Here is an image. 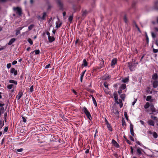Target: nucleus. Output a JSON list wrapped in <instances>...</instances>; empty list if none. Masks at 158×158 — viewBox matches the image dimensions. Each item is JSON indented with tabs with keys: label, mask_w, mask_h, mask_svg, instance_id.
I'll use <instances>...</instances> for the list:
<instances>
[{
	"label": "nucleus",
	"mask_w": 158,
	"mask_h": 158,
	"mask_svg": "<svg viewBox=\"0 0 158 158\" xmlns=\"http://www.w3.org/2000/svg\"><path fill=\"white\" fill-rule=\"evenodd\" d=\"M83 110L86 116H87V118L89 119L90 120H91V119L92 118V117L90 114V112L88 110L87 108L85 107H84L83 108Z\"/></svg>",
	"instance_id": "obj_1"
},
{
	"label": "nucleus",
	"mask_w": 158,
	"mask_h": 158,
	"mask_svg": "<svg viewBox=\"0 0 158 158\" xmlns=\"http://www.w3.org/2000/svg\"><path fill=\"white\" fill-rule=\"evenodd\" d=\"M13 10L15 11H16V13L19 14L20 16L22 15V10L19 7H14Z\"/></svg>",
	"instance_id": "obj_2"
},
{
	"label": "nucleus",
	"mask_w": 158,
	"mask_h": 158,
	"mask_svg": "<svg viewBox=\"0 0 158 158\" xmlns=\"http://www.w3.org/2000/svg\"><path fill=\"white\" fill-rule=\"evenodd\" d=\"M128 66L129 67V69L131 71H133L134 70V68L136 66H135V64H133L132 63H128Z\"/></svg>",
	"instance_id": "obj_3"
},
{
	"label": "nucleus",
	"mask_w": 158,
	"mask_h": 158,
	"mask_svg": "<svg viewBox=\"0 0 158 158\" xmlns=\"http://www.w3.org/2000/svg\"><path fill=\"white\" fill-rule=\"evenodd\" d=\"M112 143L114 146L117 148H118L119 147V145L117 142L114 139L112 140Z\"/></svg>",
	"instance_id": "obj_4"
},
{
	"label": "nucleus",
	"mask_w": 158,
	"mask_h": 158,
	"mask_svg": "<svg viewBox=\"0 0 158 158\" xmlns=\"http://www.w3.org/2000/svg\"><path fill=\"white\" fill-rule=\"evenodd\" d=\"M23 95V93L22 91H19L18 95H17L16 99L17 100H19L21 98Z\"/></svg>",
	"instance_id": "obj_5"
},
{
	"label": "nucleus",
	"mask_w": 158,
	"mask_h": 158,
	"mask_svg": "<svg viewBox=\"0 0 158 158\" xmlns=\"http://www.w3.org/2000/svg\"><path fill=\"white\" fill-rule=\"evenodd\" d=\"M117 62V59L116 58L113 59L111 61V66L112 67L114 68V65H115Z\"/></svg>",
	"instance_id": "obj_6"
},
{
	"label": "nucleus",
	"mask_w": 158,
	"mask_h": 158,
	"mask_svg": "<svg viewBox=\"0 0 158 158\" xmlns=\"http://www.w3.org/2000/svg\"><path fill=\"white\" fill-rule=\"evenodd\" d=\"M46 12H44L43 13L42 16L41 17L40 16H38V19H42L43 20H45V18L46 16Z\"/></svg>",
	"instance_id": "obj_7"
},
{
	"label": "nucleus",
	"mask_w": 158,
	"mask_h": 158,
	"mask_svg": "<svg viewBox=\"0 0 158 158\" xmlns=\"http://www.w3.org/2000/svg\"><path fill=\"white\" fill-rule=\"evenodd\" d=\"M57 3L61 10H63V5L62 3L60 0H57Z\"/></svg>",
	"instance_id": "obj_8"
},
{
	"label": "nucleus",
	"mask_w": 158,
	"mask_h": 158,
	"mask_svg": "<svg viewBox=\"0 0 158 158\" xmlns=\"http://www.w3.org/2000/svg\"><path fill=\"white\" fill-rule=\"evenodd\" d=\"M10 73H14L15 76H16L17 74V72L16 70H15L14 68H12L10 70Z\"/></svg>",
	"instance_id": "obj_9"
},
{
	"label": "nucleus",
	"mask_w": 158,
	"mask_h": 158,
	"mask_svg": "<svg viewBox=\"0 0 158 158\" xmlns=\"http://www.w3.org/2000/svg\"><path fill=\"white\" fill-rule=\"evenodd\" d=\"M153 87L154 88H156L158 86V81H154L152 83Z\"/></svg>",
	"instance_id": "obj_10"
},
{
	"label": "nucleus",
	"mask_w": 158,
	"mask_h": 158,
	"mask_svg": "<svg viewBox=\"0 0 158 158\" xmlns=\"http://www.w3.org/2000/svg\"><path fill=\"white\" fill-rule=\"evenodd\" d=\"M16 40V39L15 38H12L10 40L8 44L9 45H11L12 44H13Z\"/></svg>",
	"instance_id": "obj_11"
},
{
	"label": "nucleus",
	"mask_w": 158,
	"mask_h": 158,
	"mask_svg": "<svg viewBox=\"0 0 158 158\" xmlns=\"http://www.w3.org/2000/svg\"><path fill=\"white\" fill-rule=\"evenodd\" d=\"M147 123L148 124L150 125V126H154L155 125L154 122L152 120H149L147 122Z\"/></svg>",
	"instance_id": "obj_12"
},
{
	"label": "nucleus",
	"mask_w": 158,
	"mask_h": 158,
	"mask_svg": "<svg viewBox=\"0 0 158 158\" xmlns=\"http://www.w3.org/2000/svg\"><path fill=\"white\" fill-rule=\"evenodd\" d=\"M129 81V77H127L123 79L121 81L123 83H126L128 82Z\"/></svg>",
	"instance_id": "obj_13"
},
{
	"label": "nucleus",
	"mask_w": 158,
	"mask_h": 158,
	"mask_svg": "<svg viewBox=\"0 0 158 158\" xmlns=\"http://www.w3.org/2000/svg\"><path fill=\"white\" fill-rule=\"evenodd\" d=\"M48 39L49 43H52L55 40V38L54 37H51V36L48 37Z\"/></svg>",
	"instance_id": "obj_14"
},
{
	"label": "nucleus",
	"mask_w": 158,
	"mask_h": 158,
	"mask_svg": "<svg viewBox=\"0 0 158 158\" xmlns=\"http://www.w3.org/2000/svg\"><path fill=\"white\" fill-rule=\"evenodd\" d=\"M113 112L115 114L117 117L119 116V112L118 110L117 109L113 110Z\"/></svg>",
	"instance_id": "obj_15"
},
{
	"label": "nucleus",
	"mask_w": 158,
	"mask_h": 158,
	"mask_svg": "<svg viewBox=\"0 0 158 158\" xmlns=\"http://www.w3.org/2000/svg\"><path fill=\"white\" fill-rule=\"evenodd\" d=\"M110 78L109 75L108 74H106L102 77V80H109Z\"/></svg>",
	"instance_id": "obj_16"
},
{
	"label": "nucleus",
	"mask_w": 158,
	"mask_h": 158,
	"mask_svg": "<svg viewBox=\"0 0 158 158\" xmlns=\"http://www.w3.org/2000/svg\"><path fill=\"white\" fill-rule=\"evenodd\" d=\"M143 150L142 149L140 148H138L137 149V152L139 155L142 154V151Z\"/></svg>",
	"instance_id": "obj_17"
},
{
	"label": "nucleus",
	"mask_w": 158,
	"mask_h": 158,
	"mask_svg": "<svg viewBox=\"0 0 158 158\" xmlns=\"http://www.w3.org/2000/svg\"><path fill=\"white\" fill-rule=\"evenodd\" d=\"M113 96L114 98L115 101L118 100V95L116 91H115L114 92Z\"/></svg>",
	"instance_id": "obj_18"
},
{
	"label": "nucleus",
	"mask_w": 158,
	"mask_h": 158,
	"mask_svg": "<svg viewBox=\"0 0 158 158\" xmlns=\"http://www.w3.org/2000/svg\"><path fill=\"white\" fill-rule=\"evenodd\" d=\"M158 77L157 74L156 73L154 74L152 76V79L153 80H156L157 79Z\"/></svg>",
	"instance_id": "obj_19"
},
{
	"label": "nucleus",
	"mask_w": 158,
	"mask_h": 158,
	"mask_svg": "<svg viewBox=\"0 0 158 158\" xmlns=\"http://www.w3.org/2000/svg\"><path fill=\"white\" fill-rule=\"evenodd\" d=\"M83 64H82V66L83 65L84 67H86L87 66L88 63L85 59L83 60Z\"/></svg>",
	"instance_id": "obj_20"
},
{
	"label": "nucleus",
	"mask_w": 158,
	"mask_h": 158,
	"mask_svg": "<svg viewBox=\"0 0 158 158\" xmlns=\"http://www.w3.org/2000/svg\"><path fill=\"white\" fill-rule=\"evenodd\" d=\"M126 88V85L125 84H122L119 87V89H121L123 90L125 89Z\"/></svg>",
	"instance_id": "obj_21"
},
{
	"label": "nucleus",
	"mask_w": 158,
	"mask_h": 158,
	"mask_svg": "<svg viewBox=\"0 0 158 158\" xmlns=\"http://www.w3.org/2000/svg\"><path fill=\"white\" fill-rule=\"evenodd\" d=\"M122 125L123 126H126V124L125 119L124 118H123L121 120Z\"/></svg>",
	"instance_id": "obj_22"
},
{
	"label": "nucleus",
	"mask_w": 158,
	"mask_h": 158,
	"mask_svg": "<svg viewBox=\"0 0 158 158\" xmlns=\"http://www.w3.org/2000/svg\"><path fill=\"white\" fill-rule=\"evenodd\" d=\"M106 125L108 130L109 131H112V129L111 125L109 123L108 124H106Z\"/></svg>",
	"instance_id": "obj_23"
},
{
	"label": "nucleus",
	"mask_w": 158,
	"mask_h": 158,
	"mask_svg": "<svg viewBox=\"0 0 158 158\" xmlns=\"http://www.w3.org/2000/svg\"><path fill=\"white\" fill-rule=\"evenodd\" d=\"M150 106V104L149 102H147L146 103L144 106V108L145 109L148 108Z\"/></svg>",
	"instance_id": "obj_24"
},
{
	"label": "nucleus",
	"mask_w": 158,
	"mask_h": 158,
	"mask_svg": "<svg viewBox=\"0 0 158 158\" xmlns=\"http://www.w3.org/2000/svg\"><path fill=\"white\" fill-rule=\"evenodd\" d=\"M151 110L152 112H156V109L153 105L151 106Z\"/></svg>",
	"instance_id": "obj_25"
},
{
	"label": "nucleus",
	"mask_w": 158,
	"mask_h": 158,
	"mask_svg": "<svg viewBox=\"0 0 158 158\" xmlns=\"http://www.w3.org/2000/svg\"><path fill=\"white\" fill-rule=\"evenodd\" d=\"M152 135L153 137L155 139L157 138L158 136L157 133L155 132H154L152 133Z\"/></svg>",
	"instance_id": "obj_26"
},
{
	"label": "nucleus",
	"mask_w": 158,
	"mask_h": 158,
	"mask_svg": "<svg viewBox=\"0 0 158 158\" xmlns=\"http://www.w3.org/2000/svg\"><path fill=\"white\" fill-rule=\"evenodd\" d=\"M61 24L62 23H59L58 22H56V28H59L61 26Z\"/></svg>",
	"instance_id": "obj_27"
},
{
	"label": "nucleus",
	"mask_w": 158,
	"mask_h": 158,
	"mask_svg": "<svg viewBox=\"0 0 158 158\" xmlns=\"http://www.w3.org/2000/svg\"><path fill=\"white\" fill-rule=\"evenodd\" d=\"M92 101L93 102L94 104L95 105V106H97V103L96 101L94 98V97L93 98Z\"/></svg>",
	"instance_id": "obj_28"
},
{
	"label": "nucleus",
	"mask_w": 158,
	"mask_h": 158,
	"mask_svg": "<svg viewBox=\"0 0 158 158\" xmlns=\"http://www.w3.org/2000/svg\"><path fill=\"white\" fill-rule=\"evenodd\" d=\"M9 82L10 83H14L15 85H16L17 84V82L14 80H9Z\"/></svg>",
	"instance_id": "obj_29"
},
{
	"label": "nucleus",
	"mask_w": 158,
	"mask_h": 158,
	"mask_svg": "<svg viewBox=\"0 0 158 158\" xmlns=\"http://www.w3.org/2000/svg\"><path fill=\"white\" fill-rule=\"evenodd\" d=\"M152 97L151 96H148L147 97L146 100L147 101H149L152 99Z\"/></svg>",
	"instance_id": "obj_30"
},
{
	"label": "nucleus",
	"mask_w": 158,
	"mask_h": 158,
	"mask_svg": "<svg viewBox=\"0 0 158 158\" xmlns=\"http://www.w3.org/2000/svg\"><path fill=\"white\" fill-rule=\"evenodd\" d=\"M121 98L123 100H124L125 98V94H121L120 96Z\"/></svg>",
	"instance_id": "obj_31"
},
{
	"label": "nucleus",
	"mask_w": 158,
	"mask_h": 158,
	"mask_svg": "<svg viewBox=\"0 0 158 158\" xmlns=\"http://www.w3.org/2000/svg\"><path fill=\"white\" fill-rule=\"evenodd\" d=\"M158 4V0L155 2V8L156 10H158V6H157V4Z\"/></svg>",
	"instance_id": "obj_32"
},
{
	"label": "nucleus",
	"mask_w": 158,
	"mask_h": 158,
	"mask_svg": "<svg viewBox=\"0 0 158 158\" xmlns=\"http://www.w3.org/2000/svg\"><path fill=\"white\" fill-rule=\"evenodd\" d=\"M27 41L31 45H32L33 44V41L30 38L28 39L27 40Z\"/></svg>",
	"instance_id": "obj_33"
},
{
	"label": "nucleus",
	"mask_w": 158,
	"mask_h": 158,
	"mask_svg": "<svg viewBox=\"0 0 158 158\" xmlns=\"http://www.w3.org/2000/svg\"><path fill=\"white\" fill-rule=\"evenodd\" d=\"M115 102L116 103H117L118 104H120V103L122 102V100L120 99H118V100L115 101Z\"/></svg>",
	"instance_id": "obj_34"
},
{
	"label": "nucleus",
	"mask_w": 158,
	"mask_h": 158,
	"mask_svg": "<svg viewBox=\"0 0 158 158\" xmlns=\"http://www.w3.org/2000/svg\"><path fill=\"white\" fill-rule=\"evenodd\" d=\"M34 26V25L33 24H31L30 26H28V29L29 30H31L33 27Z\"/></svg>",
	"instance_id": "obj_35"
},
{
	"label": "nucleus",
	"mask_w": 158,
	"mask_h": 158,
	"mask_svg": "<svg viewBox=\"0 0 158 158\" xmlns=\"http://www.w3.org/2000/svg\"><path fill=\"white\" fill-rule=\"evenodd\" d=\"M124 115L126 120L128 121L129 120L128 117L127 116V113L125 112H124Z\"/></svg>",
	"instance_id": "obj_36"
},
{
	"label": "nucleus",
	"mask_w": 158,
	"mask_h": 158,
	"mask_svg": "<svg viewBox=\"0 0 158 158\" xmlns=\"http://www.w3.org/2000/svg\"><path fill=\"white\" fill-rule=\"evenodd\" d=\"M102 61L101 62L100 66V68H98V69H100L102 68L103 66V64H104V60L103 59H102Z\"/></svg>",
	"instance_id": "obj_37"
},
{
	"label": "nucleus",
	"mask_w": 158,
	"mask_h": 158,
	"mask_svg": "<svg viewBox=\"0 0 158 158\" xmlns=\"http://www.w3.org/2000/svg\"><path fill=\"white\" fill-rule=\"evenodd\" d=\"M73 15H70L69 16V17L68 18V19H69V20L70 21V22H71V21H72L73 19Z\"/></svg>",
	"instance_id": "obj_38"
},
{
	"label": "nucleus",
	"mask_w": 158,
	"mask_h": 158,
	"mask_svg": "<svg viewBox=\"0 0 158 158\" xmlns=\"http://www.w3.org/2000/svg\"><path fill=\"white\" fill-rule=\"evenodd\" d=\"M13 86V84L9 85H7V88L8 89H10L12 88Z\"/></svg>",
	"instance_id": "obj_39"
},
{
	"label": "nucleus",
	"mask_w": 158,
	"mask_h": 158,
	"mask_svg": "<svg viewBox=\"0 0 158 158\" xmlns=\"http://www.w3.org/2000/svg\"><path fill=\"white\" fill-rule=\"evenodd\" d=\"M22 119H23V122L25 123L27 121V118L26 117H24V116H22Z\"/></svg>",
	"instance_id": "obj_40"
},
{
	"label": "nucleus",
	"mask_w": 158,
	"mask_h": 158,
	"mask_svg": "<svg viewBox=\"0 0 158 158\" xmlns=\"http://www.w3.org/2000/svg\"><path fill=\"white\" fill-rule=\"evenodd\" d=\"M130 130H133V126L131 123H130Z\"/></svg>",
	"instance_id": "obj_41"
},
{
	"label": "nucleus",
	"mask_w": 158,
	"mask_h": 158,
	"mask_svg": "<svg viewBox=\"0 0 158 158\" xmlns=\"http://www.w3.org/2000/svg\"><path fill=\"white\" fill-rule=\"evenodd\" d=\"M35 55L39 54L40 53V51L39 50H35Z\"/></svg>",
	"instance_id": "obj_42"
},
{
	"label": "nucleus",
	"mask_w": 158,
	"mask_h": 158,
	"mask_svg": "<svg viewBox=\"0 0 158 158\" xmlns=\"http://www.w3.org/2000/svg\"><path fill=\"white\" fill-rule=\"evenodd\" d=\"M145 36H146V40L147 42V43H148V41H149V39H148V36L147 33L146 32H145Z\"/></svg>",
	"instance_id": "obj_43"
},
{
	"label": "nucleus",
	"mask_w": 158,
	"mask_h": 158,
	"mask_svg": "<svg viewBox=\"0 0 158 158\" xmlns=\"http://www.w3.org/2000/svg\"><path fill=\"white\" fill-rule=\"evenodd\" d=\"M123 20H124V21L125 22V23H127V19L126 16V15H125L124 18H123Z\"/></svg>",
	"instance_id": "obj_44"
},
{
	"label": "nucleus",
	"mask_w": 158,
	"mask_h": 158,
	"mask_svg": "<svg viewBox=\"0 0 158 158\" xmlns=\"http://www.w3.org/2000/svg\"><path fill=\"white\" fill-rule=\"evenodd\" d=\"M20 31H19V30H17L16 31L15 35L16 36H17L19 34H20Z\"/></svg>",
	"instance_id": "obj_45"
},
{
	"label": "nucleus",
	"mask_w": 158,
	"mask_h": 158,
	"mask_svg": "<svg viewBox=\"0 0 158 158\" xmlns=\"http://www.w3.org/2000/svg\"><path fill=\"white\" fill-rule=\"evenodd\" d=\"M103 85L105 88H107V89H108V84H107L106 82H104V83Z\"/></svg>",
	"instance_id": "obj_46"
},
{
	"label": "nucleus",
	"mask_w": 158,
	"mask_h": 158,
	"mask_svg": "<svg viewBox=\"0 0 158 158\" xmlns=\"http://www.w3.org/2000/svg\"><path fill=\"white\" fill-rule=\"evenodd\" d=\"M86 72V70H85V71H84L83 72H82L81 73V77H84V75L85 74V73Z\"/></svg>",
	"instance_id": "obj_47"
},
{
	"label": "nucleus",
	"mask_w": 158,
	"mask_h": 158,
	"mask_svg": "<svg viewBox=\"0 0 158 158\" xmlns=\"http://www.w3.org/2000/svg\"><path fill=\"white\" fill-rule=\"evenodd\" d=\"M152 36L153 38H154L156 37V34L153 32H152Z\"/></svg>",
	"instance_id": "obj_48"
},
{
	"label": "nucleus",
	"mask_w": 158,
	"mask_h": 158,
	"mask_svg": "<svg viewBox=\"0 0 158 158\" xmlns=\"http://www.w3.org/2000/svg\"><path fill=\"white\" fill-rule=\"evenodd\" d=\"M23 149L22 148H20V149L16 150V151L17 152H21L23 151Z\"/></svg>",
	"instance_id": "obj_49"
},
{
	"label": "nucleus",
	"mask_w": 158,
	"mask_h": 158,
	"mask_svg": "<svg viewBox=\"0 0 158 158\" xmlns=\"http://www.w3.org/2000/svg\"><path fill=\"white\" fill-rule=\"evenodd\" d=\"M33 90V86L32 85L30 88V91L31 92H32Z\"/></svg>",
	"instance_id": "obj_50"
},
{
	"label": "nucleus",
	"mask_w": 158,
	"mask_h": 158,
	"mask_svg": "<svg viewBox=\"0 0 158 158\" xmlns=\"http://www.w3.org/2000/svg\"><path fill=\"white\" fill-rule=\"evenodd\" d=\"M6 66H7V68L8 69H9V68H10V67L11 66V64L10 63L8 64H7Z\"/></svg>",
	"instance_id": "obj_51"
},
{
	"label": "nucleus",
	"mask_w": 158,
	"mask_h": 158,
	"mask_svg": "<svg viewBox=\"0 0 158 158\" xmlns=\"http://www.w3.org/2000/svg\"><path fill=\"white\" fill-rule=\"evenodd\" d=\"M130 148L131 149V153L132 154H133L134 153L133 149L132 147H130Z\"/></svg>",
	"instance_id": "obj_52"
},
{
	"label": "nucleus",
	"mask_w": 158,
	"mask_h": 158,
	"mask_svg": "<svg viewBox=\"0 0 158 158\" xmlns=\"http://www.w3.org/2000/svg\"><path fill=\"white\" fill-rule=\"evenodd\" d=\"M136 143L138 145H140V146H143V145L141 144L140 142H139V141H136Z\"/></svg>",
	"instance_id": "obj_53"
},
{
	"label": "nucleus",
	"mask_w": 158,
	"mask_h": 158,
	"mask_svg": "<svg viewBox=\"0 0 158 158\" xmlns=\"http://www.w3.org/2000/svg\"><path fill=\"white\" fill-rule=\"evenodd\" d=\"M122 89H119L118 90V93L119 94H120L122 93Z\"/></svg>",
	"instance_id": "obj_54"
},
{
	"label": "nucleus",
	"mask_w": 158,
	"mask_h": 158,
	"mask_svg": "<svg viewBox=\"0 0 158 158\" xmlns=\"http://www.w3.org/2000/svg\"><path fill=\"white\" fill-rule=\"evenodd\" d=\"M131 134L133 136H134V133L133 130H130Z\"/></svg>",
	"instance_id": "obj_55"
},
{
	"label": "nucleus",
	"mask_w": 158,
	"mask_h": 158,
	"mask_svg": "<svg viewBox=\"0 0 158 158\" xmlns=\"http://www.w3.org/2000/svg\"><path fill=\"white\" fill-rule=\"evenodd\" d=\"M51 7L52 6L49 4L48 6L47 10H50Z\"/></svg>",
	"instance_id": "obj_56"
},
{
	"label": "nucleus",
	"mask_w": 158,
	"mask_h": 158,
	"mask_svg": "<svg viewBox=\"0 0 158 158\" xmlns=\"http://www.w3.org/2000/svg\"><path fill=\"white\" fill-rule=\"evenodd\" d=\"M158 52V50L157 49H155L154 48L153 49V52L155 53H157V52Z\"/></svg>",
	"instance_id": "obj_57"
},
{
	"label": "nucleus",
	"mask_w": 158,
	"mask_h": 158,
	"mask_svg": "<svg viewBox=\"0 0 158 158\" xmlns=\"http://www.w3.org/2000/svg\"><path fill=\"white\" fill-rule=\"evenodd\" d=\"M17 61L16 60H14L12 62V64L13 65H15L17 63Z\"/></svg>",
	"instance_id": "obj_58"
},
{
	"label": "nucleus",
	"mask_w": 158,
	"mask_h": 158,
	"mask_svg": "<svg viewBox=\"0 0 158 158\" xmlns=\"http://www.w3.org/2000/svg\"><path fill=\"white\" fill-rule=\"evenodd\" d=\"M50 65V64H49L46 65L45 67V69H47L49 68Z\"/></svg>",
	"instance_id": "obj_59"
},
{
	"label": "nucleus",
	"mask_w": 158,
	"mask_h": 158,
	"mask_svg": "<svg viewBox=\"0 0 158 158\" xmlns=\"http://www.w3.org/2000/svg\"><path fill=\"white\" fill-rule=\"evenodd\" d=\"M8 130V127H6L4 129V131L5 132H7Z\"/></svg>",
	"instance_id": "obj_60"
},
{
	"label": "nucleus",
	"mask_w": 158,
	"mask_h": 158,
	"mask_svg": "<svg viewBox=\"0 0 158 158\" xmlns=\"http://www.w3.org/2000/svg\"><path fill=\"white\" fill-rule=\"evenodd\" d=\"M137 101V99H135V100L132 102V105L134 106L135 103Z\"/></svg>",
	"instance_id": "obj_61"
},
{
	"label": "nucleus",
	"mask_w": 158,
	"mask_h": 158,
	"mask_svg": "<svg viewBox=\"0 0 158 158\" xmlns=\"http://www.w3.org/2000/svg\"><path fill=\"white\" fill-rule=\"evenodd\" d=\"M105 124L106 125L109 123L108 121H107V120L106 119V118H105Z\"/></svg>",
	"instance_id": "obj_62"
},
{
	"label": "nucleus",
	"mask_w": 158,
	"mask_h": 158,
	"mask_svg": "<svg viewBox=\"0 0 158 158\" xmlns=\"http://www.w3.org/2000/svg\"><path fill=\"white\" fill-rule=\"evenodd\" d=\"M130 137V139L131 141H134V139L133 138L132 136H130V137Z\"/></svg>",
	"instance_id": "obj_63"
},
{
	"label": "nucleus",
	"mask_w": 158,
	"mask_h": 158,
	"mask_svg": "<svg viewBox=\"0 0 158 158\" xmlns=\"http://www.w3.org/2000/svg\"><path fill=\"white\" fill-rule=\"evenodd\" d=\"M151 118L152 119H153V120H155L157 118V117H156V116H151Z\"/></svg>",
	"instance_id": "obj_64"
}]
</instances>
